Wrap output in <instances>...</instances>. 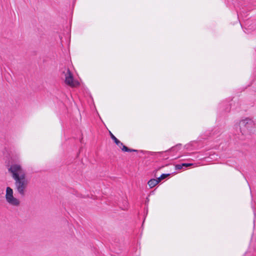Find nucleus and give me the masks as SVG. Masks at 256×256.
Masks as SVG:
<instances>
[{"mask_svg": "<svg viewBox=\"0 0 256 256\" xmlns=\"http://www.w3.org/2000/svg\"><path fill=\"white\" fill-rule=\"evenodd\" d=\"M181 146H182L181 144H178L176 145L175 146L172 147L169 150H166L164 152H160V154H162V153L168 154V153H169V152H176L178 151L181 148Z\"/></svg>", "mask_w": 256, "mask_h": 256, "instance_id": "nucleus-9", "label": "nucleus"}, {"mask_svg": "<svg viewBox=\"0 0 256 256\" xmlns=\"http://www.w3.org/2000/svg\"><path fill=\"white\" fill-rule=\"evenodd\" d=\"M203 146L200 141H192L185 145L186 149L188 150H199Z\"/></svg>", "mask_w": 256, "mask_h": 256, "instance_id": "nucleus-5", "label": "nucleus"}, {"mask_svg": "<svg viewBox=\"0 0 256 256\" xmlns=\"http://www.w3.org/2000/svg\"><path fill=\"white\" fill-rule=\"evenodd\" d=\"M255 126V123L250 118H246L240 121L238 126L240 127L241 136L250 134L252 128Z\"/></svg>", "mask_w": 256, "mask_h": 256, "instance_id": "nucleus-2", "label": "nucleus"}, {"mask_svg": "<svg viewBox=\"0 0 256 256\" xmlns=\"http://www.w3.org/2000/svg\"><path fill=\"white\" fill-rule=\"evenodd\" d=\"M15 180V186L18 194L24 196L25 194V189L27 187L28 181L26 177L24 174H20V176L14 178Z\"/></svg>", "mask_w": 256, "mask_h": 256, "instance_id": "nucleus-1", "label": "nucleus"}, {"mask_svg": "<svg viewBox=\"0 0 256 256\" xmlns=\"http://www.w3.org/2000/svg\"><path fill=\"white\" fill-rule=\"evenodd\" d=\"M254 225H255V220H254Z\"/></svg>", "mask_w": 256, "mask_h": 256, "instance_id": "nucleus-16", "label": "nucleus"}, {"mask_svg": "<svg viewBox=\"0 0 256 256\" xmlns=\"http://www.w3.org/2000/svg\"><path fill=\"white\" fill-rule=\"evenodd\" d=\"M238 138H240V140H244V138H241V137H240V134H238Z\"/></svg>", "mask_w": 256, "mask_h": 256, "instance_id": "nucleus-15", "label": "nucleus"}, {"mask_svg": "<svg viewBox=\"0 0 256 256\" xmlns=\"http://www.w3.org/2000/svg\"><path fill=\"white\" fill-rule=\"evenodd\" d=\"M8 171L12 174L13 178H16V176L18 177L20 175L18 172H20L21 167L18 164H12L8 168Z\"/></svg>", "mask_w": 256, "mask_h": 256, "instance_id": "nucleus-6", "label": "nucleus"}, {"mask_svg": "<svg viewBox=\"0 0 256 256\" xmlns=\"http://www.w3.org/2000/svg\"><path fill=\"white\" fill-rule=\"evenodd\" d=\"M158 184V180L154 178H152L150 180H149L148 182V184L150 188H154Z\"/></svg>", "mask_w": 256, "mask_h": 256, "instance_id": "nucleus-11", "label": "nucleus"}, {"mask_svg": "<svg viewBox=\"0 0 256 256\" xmlns=\"http://www.w3.org/2000/svg\"><path fill=\"white\" fill-rule=\"evenodd\" d=\"M170 174H162L160 175V177H158L157 180L158 181V183L162 180L165 179Z\"/></svg>", "mask_w": 256, "mask_h": 256, "instance_id": "nucleus-12", "label": "nucleus"}, {"mask_svg": "<svg viewBox=\"0 0 256 256\" xmlns=\"http://www.w3.org/2000/svg\"><path fill=\"white\" fill-rule=\"evenodd\" d=\"M222 133V130L220 128H216L212 130V132L210 134V136L213 137L216 136L218 137L220 136Z\"/></svg>", "mask_w": 256, "mask_h": 256, "instance_id": "nucleus-10", "label": "nucleus"}, {"mask_svg": "<svg viewBox=\"0 0 256 256\" xmlns=\"http://www.w3.org/2000/svg\"><path fill=\"white\" fill-rule=\"evenodd\" d=\"M182 164H184L182 166L184 168H185L189 166L193 165V164H192V163H182Z\"/></svg>", "mask_w": 256, "mask_h": 256, "instance_id": "nucleus-14", "label": "nucleus"}, {"mask_svg": "<svg viewBox=\"0 0 256 256\" xmlns=\"http://www.w3.org/2000/svg\"><path fill=\"white\" fill-rule=\"evenodd\" d=\"M65 82L70 86H75L73 75L68 68L66 70V72L65 74Z\"/></svg>", "mask_w": 256, "mask_h": 256, "instance_id": "nucleus-8", "label": "nucleus"}, {"mask_svg": "<svg viewBox=\"0 0 256 256\" xmlns=\"http://www.w3.org/2000/svg\"><path fill=\"white\" fill-rule=\"evenodd\" d=\"M6 202L10 204L18 206L20 204V201L13 196V190L10 187L6 188Z\"/></svg>", "mask_w": 256, "mask_h": 256, "instance_id": "nucleus-3", "label": "nucleus"}, {"mask_svg": "<svg viewBox=\"0 0 256 256\" xmlns=\"http://www.w3.org/2000/svg\"><path fill=\"white\" fill-rule=\"evenodd\" d=\"M110 134L111 138L114 142L116 144L121 148L122 151L126 152H138L136 150L124 146L120 141L110 132Z\"/></svg>", "mask_w": 256, "mask_h": 256, "instance_id": "nucleus-4", "label": "nucleus"}, {"mask_svg": "<svg viewBox=\"0 0 256 256\" xmlns=\"http://www.w3.org/2000/svg\"><path fill=\"white\" fill-rule=\"evenodd\" d=\"M184 164H176L175 166V170H180L184 168L183 166H182Z\"/></svg>", "mask_w": 256, "mask_h": 256, "instance_id": "nucleus-13", "label": "nucleus"}, {"mask_svg": "<svg viewBox=\"0 0 256 256\" xmlns=\"http://www.w3.org/2000/svg\"><path fill=\"white\" fill-rule=\"evenodd\" d=\"M232 104H228V102H222L218 105V111L222 114H225L230 111V106Z\"/></svg>", "mask_w": 256, "mask_h": 256, "instance_id": "nucleus-7", "label": "nucleus"}]
</instances>
